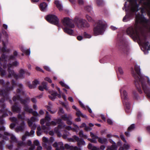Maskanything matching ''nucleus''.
I'll list each match as a JSON object with an SVG mask.
<instances>
[{
	"label": "nucleus",
	"instance_id": "nucleus-1",
	"mask_svg": "<svg viewBox=\"0 0 150 150\" xmlns=\"http://www.w3.org/2000/svg\"><path fill=\"white\" fill-rule=\"evenodd\" d=\"M150 0H140V4L142 5L141 11V14L136 15L135 23L133 26L128 27L126 30L127 35L133 39L138 40L143 47L145 54L148 53V50H150L149 43L146 41L145 35L142 32L137 30V28L144 27L150 31V24L149 21L146 20L143 15L145 11L150 13Z\"/></svg>",
	"mask_w": 150,
	"mask_h": 150
},
{
	"label": "nucleus",
	"instance_id": "nucleus-2",
	"mask_svg": "<svg viewBox=\"0 0 150 150\" xmlns=\"http://www.w3.org/2000/svg\"><path fill=\"white\" fill-rule=\"evenodd\" d=\"M12 86L11 87H8L9 84V82H7L5 85H4V87L5 88V90H1L0 93V113H2L4 112L3 109L5 108V105L3 103L4 99H7L8 98V92L11 90H12L15 86H17L20 88V89H18L17 90V94L13 97V101L16 102L17 101H19L21 103L24 105V110L25 111L30 113H32L33 115L35 116H40L39 114L37 112L33 111L32 109L30 108L27 105V104L29 102L30 99L29 98H27L25 100H23L22 98L20 97L19 95H23L24 92L23 90V85L21 84H17L16 82L13 80L12 81Z\"/></svg>",
	"mask_w": 150,
	"mask_h": 150
},
{
	"label": "nucleus",
	"instance_id": "nucleus-3",
	"mask_svg": "<svg viewBox=\"0 0 150 150\" xmlns=\"http://www.w3.org/2000/svg\"><path fill=\"white\" fill-rule=\"evenodd\" d=\"M134 69L137 75L132 70V73L134 77L135 84L138 91L140 93H142L141 86L142 87L144 93L150 98V81L149 78L142 75L140 73V66L136 65Z\"/></svg>",
	"mask_w": 150,
	"mask_h": 150
},
{
	"label": "nucleus",
	"instance_id": "nucleus-4",
	"mask_svg": "<svg viewBox=\"0 0 150 150\" xmlns=\"http://www.w3.org/2000/svg\"><path fill=\"white\" fill-rule=\"evenodd\" d=\"M129 3V5L127 7V2H125L124 6L122 8L123 10L125 9L126 12V15L123 19V21L126 22L130 19V18L134 15L135 13L139 10V5L137 2V0H127Z\"/></svg>",
	"mask_w": 150,
	"mask_h": 150
},
{
	"label": "nucleus",
	"instance_id": "nucleus-5",
	"mask_svg": "<svg viewBox=\"0 0 150 150\" xmlns=\"http://www.w3.org/2000/svg\"><path fill=\"white\" fill-rule=\"evenodd\" d=\"M63 25L65 27L63 28L64 32L70 35H74V31L71 28L75 27L73 20L68 17L64 18L62 20Z\"/></svg>",
	"mask_w": 150,
	"mask_h": 150
},
{
	"label": "nucleus",
	"instance_id": "nucleus-6",
	"mask_svg": "<svg viewBox=\"0 0 150 150\" xmlns=\"http://www.w3.org/2000/svg\"><path fill=\"white\" fill-rule=\"evenodd\" d=\"M18 63L16 61L13 63L12 64H9L8 65V77H14L15 79H18L19 78H23L24 77V74H26L27 75L29 76L30 73L28 72L27 70H24L23 69H21L20 71L19 75H17L15 74L13 71L12 70H11L10 69L13 66H17L18 64Z\"/></svg>",
	"mask_w": 150,
	"mask_h": 150
},
{
	"label": "nucleus",
	"instance_id": "nucleus-7",
	"mask_svg": "<svg viewBox=\"0 0 150 150\" xmlns=\"http://www.w3.org/2000/svg\"><path fill=\"white\" fill-rule=\"evenodd\" d=\"M105 24L104 21H99L97 22L93 29L94 34L97 36L103 34L105 28Z\"/></svg>",
	"mask_w": 150,
	"mask_h": 150
},
{
	"label": "nucleus",
	"instance_id": "nucleus-8",
	"mask_svg": "<svg viewBox=\"0 0 150 150\" xmlns=\"http://www.w3.org/2000/svg\"><path fill=\"white\" fill-rule=\"evenodd\" d=\"M4 136H3L0 134V147L1 149L3 148V145L5 144L4 141L3 140L4 139L6 140L8 139L9 137H10L11 141L13 142H17V140L16 138L13 134L9 133L7 132H4Z\"/></svg>",
	"mask_w": 150,
	"mask_h": 150
},
{
	"label": "nucleus",
	"instance_id": "nucleus-9",
	"mask_svg": "<svg viewBox=\"0 0 150 150\" xmlns=\"http://www.w3.org/2000/svg\"><path fill=\"white\" fill-rule=\"evenodd\" d=\"M120 92L121 98L122 100L123 104L126 107V112L127 113L130 112V106L129 103H127L128 96L126 91L124 90L123 88L120 90Z\"/></svg>",
	"mask_w": 150,
	"mask_h": 150
},
{
	"label": "nucleus",
	"instance_id": "nucleus-10",
	"mask_svg": "<svg viewBox=\"0 0 150 150\" xmlns=\"http://www.w3.org/2000/svg\"><path fill=\"white\" fill-rule=\"evenodd\" d=\"M73 125L75 128L72 129L71 127L70 126H67L65 124L59 125H58L57 127L55 128L54 131L56 133L58 134V135L60 136L61 135L60 132L62 129H65L68 130L72 129L74 131H76L79 129V127L77 125L74 124H73Z\"/></svg>",
	"mask_w": 150,
	"mask_h": 150
},
{
	"label": "nucleus",
	"instance_id": "nucleus-11",
	"mask_svg": "<svg viewBox=\"0 0 150 150\" xmlns=\"http://www.w3.org/2000/svg\"><path fill=\"white\" fill-rule=\"evenodd\" d=\"M74 21L77 27L79 28H88L90 26L88 23L85 20L82 18H76Z\"/></svg>",
	"mask_w": 150,
	"mask_h": 150
},
{
	"label": "nucleus",
	"instance_id": "nucleus-12",
	"mask_svg": "<svg viewBox=\"0 0 150 150\" xmlns=\"http://www.w3.org/2000/svg\"><path fill=\"white\" fill-rule=\"evenodd\" d=\"M46 20L51 23L58 25L59 23V19L55 15H50L46 18Z\"/></svg>",
	"mask_w": 150,
	"mask_h": 150
},
{
	"label": "nucleus",
	"instance_id": "nucleus-13",
	"mask_svg": "<svg viewBox=\"0 0 150 150\" xmlns=\"http://www.w3.org/2000/svg\"><path fill=\"white\" fill-rule=\"evenodd\" d=\"M39 120L38 118L36 117H33L30 119H28V123L29 127H30L32 129L35 130L37 127L36 125L35 124H33V122L38 121Z\"/></svg>",
	"mask_w": 150,
	"mask_h": 150
},
{
	"label": "nucleus",
	"instance_id": "nucleus-14",
	"mask_svg": "<svg viewBox=\"0 0 150 150\" xmlns=\"http://www.w3.org/2000/svg\"><path fill=\"white\" fill-rule=\"evenodd\" d=\"M61 117L63 120L67 121L66 122L68 125H71L72 124V122L71 121L72 117L71 115L64 114L62 115Z\"/></svg>",
	"mask_w": 150,
	"mask_h": 150
},
{
	"label": "nucleus",
	"instance_id": "nucleus-15",
	"mask_svg": "<svg viewBox=\"0 0 150 150\" xmlns=\"http://www.w3.org/2000/svg\"><path fill=\"white\" fill-rule=\"evenodd\" d=\"M50 93L51 94V95H49V97L52 100H54L57 96L59 98H60L61 97V95H62V93H61V94L60 93L58 94L57 92L54 91H50Z\"/></svg>",
	"mask_w": 150,
	"mask_h": 150
},
{
	"label": "nucleus",
	"instance_id": "nucleus-16",
	"mask_svg": "<svg viewBox=\"0 0 150 150\" xmlns=\"http://www.w3.org/2000/svg\"><path fill=\"white\" fill-rule=\"evenodd\" d=\"M73 138L77 142L78 146L81 145H85V142L82 139H80L78 137L74 135L73 136Z\"/></svg>",
	"mask_w": 150,
	"mask_h": 150
},
{
	"label": "nucleus",
	"instance_id": "nucleus-17",
	"mask_svg": "<svg viewBox=\"0 0 150 150\" xmlns=\"http://www.w3.org/2000/svg\"><path fill=\"white\" fill-rule=\"evenodd\" d=\"M43 142L45 143V144L46 146L47 144L50 145L51 143L53 142L54 141V138L51 137L50 138L49 140H48L47 138L45 137H43L42 138Z\"/></svg>",
	"mask_w": 150,
	"mask_h": 150
},
{
	"label": "nucleus",
	"instance_id": "nucleus-18",
	"mask_svg": "<svg viewBox=\"0 0 150 150\" xmlns=\"http://www.w3.org/2000/svg\"><path fill=\"white\" fill-rule=\"evenodd\" d=\"M46 115L44 119H42L40 120V122L41 125H44L45 122L49 121L51 120V116L49 114L48 111H46Z\"/></svg>",
	"mask_w": 150,
	"mask_h": 150
},
{
	"label": "nucleus",
	"instance_id": "nucleus-19",
	"mask_svg": "<svg viewBox=\"0 0 150 150\" xmlns=\"http://www.w3.org/2000/svg\"><path fill=\"white\" fill-rule=\"evenodd\" d=\"M34 130L33 129H32L31 130L30 133H29L27 131L26 132L25 134L22 137V140L23 141H24L26 138V137L29 136H31V137H33L34 134Z\"/></svg>",
	"mask_w": 150,
	"mask_h": 150
},
{
	"label": "nucleus",
	"instance_id": "nucleus-20",
	"mask_svg": "<svg viewBox=\"0 0 150 150\" xmlns=\"http://www.w3.org/2000/svg\"><path fill=\"white\" fill-rule=\"evenodd\" d=\"M52 146L54 147H58L61 150H63L64 149L63 146V144L61 142H59L58 143L55 142L53 144Z\"/></svg>",
	"mask_w": 150,
	"mask_h": 150
},
{
	"label": "nucleus",
	"instance_id": "nucleus-21",
	"mask_svg": "<svg viewBox=\"0 0 150 150\" xmlns=\"http://www.w3.org/2000/svg\"><path fill=\"white\" fill-rule=\"evenodd\" d=\"M25 126V125L24 122L22 121L20 125L17 127L16 128V130L17 132L23 130L24 129Z\"/></svg>",
	"mask_w": 150,
	"mask_h": 150
},
{
	"label": "nucleus",
	"instance_id": "nucleus-22",
	"mask_svg": "<svg viewBox=\"0 0 150 150\" xmlns=\"http://www.w3.org/2000/svg\"><path fill=\"white\" fill-rule=\"evenodd\" d=\"M39 84V81L37 80L34 81L33 82L32 84H30V82H28V87L30 89L34 88L36 87L37 85Z\"/></svg>",
	"mask_w": 150,
	"mask_h": 150
},
{
	"label": "nucleus",
	"instance_id": "nucleus-23",
	"mask_svg": "<svg viewBox=\"0 0 150 150\" xmlns=\"http://www.w3.org/2000/svg\"><path fill=\"white\" fill-rule=\"evenodd\" d=\"M21 108L20 107L17 106L16 104L12 107V110L13 112L19 113L21 112Z\"/></svg>",
	"mask_w": 150,
	"mask_h": 150
},
{
	"label": "nucleus",
	"instance_id": "nucleus-24",
	"mask_svg": "<svg viewBox=\"0 0 150 150\" xmlns=\"http://www.w3.org/2000/svg\"><path fill=\"white\" fill-rule=\"evenodd\" d=\"M42 86H40L39 87V89L41 91H43L44 90V89H45L46 90H48V88H47V83L45 82H43L42 83Z\"/></svg>",
	"mask_w": 150,
	"mask_h": 150
},
{
	"label": "nucleus",
	"instance_id": "nucleus-25",
	"mask_svg": "<svg viewBox=\"0 0 150 150\" xmlns=\"http://www.w3.org/2000/svg\"><path fill=\"white\" fill-rule=\"evenodd\" d=\"M47 6V4L43 2L40 4V7L41 11H45L46 10Z\"/></svg>",
	"mask_w": 150,
	"mask_h": 150
},
{
	"label": "nucleus",
	"instance_id": "nucleus-26",
	"mask_svg": "<svg viewBox=\"0 0 150 150\" xmlns=\"http://www.w3.org/2000/svg\"><path fill=\"white\" fill-rule=\"evenodd\" d=\"M55 4L60 11H61L63 10V7L59 1H55Z\"/></svg>",
	"mask_w": 150,
	"mask_h": 150
},
{
	"label": "nucleus",
	"instance_id": "nucleus-27",
	"mask_svg": "<svg viewBox=\"0 0 150 150\" xmlns=\"http://www.w3.org/2000/svg\"><path fill=\"white\" fill-rule=\"evenodd\" d=\"M117 149V146L116 144L114 143L111 146L108 147L107 150H115Z\"/></svg>",
	"mask_w": 150,
	"mask_h": 150
},
{
	"label": "nucleus",
	"instance_id": "nucleus-28",
	"mask_svg": "<svg viewBox=\"0 0 150 150\" xmlns=\"http://www.w3.org/2000/svg\"><path fill=\"white\" fill-rule=\"evenodd\" d=\"M98 139L99 142L101 144L105 143L107 142V140L105 138L99 137Z\"/></svg>",
	"mask_w": 150,
	"mask_h": 150
},
{
	"label": "nucleus",
	"instance_id": "nucleus-29",
	"mask_svg": "<svg viewBox=\"0 0 150 150\" xmlns=\"http://www.w3.org/2000/svg\"><path fill=\"white\" fill-rule=\"evenodd\" d=\"M76 115L78 117L81 116L83 117H86V116L85 115H83L81 113L79 109L77 110L76 112Z\"/></svg>",
	"mask_w": 150,
	"mask_h": 150
},
{
	"label": "nucleus",
	"instance_id": "nucleus-30",
	"mask_svg": "<svg viewBox=\"0 0 150 150\" xmlns=\"http://www.w3.org/2000/svg\"><path fill=\"white\" fill-rule=\"evenodd\" d=\"M21 50L23 53H25L27 55H29L30 54V50H26L23 47H22L21 48Z\"/></svg>",
	"mask_w": 150,
	"mask_h": 150
},
{
	"label": "nucleus",
	"instance_id": "nucleus-31",
	"mask_svg": "<svg viewBox=\"0 0 150 150\" xmlns=\"http://www.w3.org/2000/svg\"><path fill=\"white\" fill-rule=\"evenodd\" d=\"M37 135L38 136H40L41 135L43 132L40 126H39L37 128Z\"/></svg>",
	"mask_w": 150,
	"mask_h": 150
},
{
	"label": "nucleus",
	"instance_id": "nucleus-32",
	"mask_svg": "<svg viewBox=\"0 0 150 150\" xmlns=\"http://www.w3.org/2000/svg\"><path fill=\"white\" fill-rule=\"evenodd\" d=\"M57 124V122L54 121H52L50 122H47L46 123V125L47 126H50L51 125H52L53 126L56 125Z\"/></svg>",
	"mask_w": 150,
	"mask_h": 150
},
{
	"label": "nucleus",
	"instance_id": "nucleus-33",
	"mask_svg": "<svg viewBox=\"0 0 150 150\" xmlns=\"http://www.w3.org/2000/svg\"><path fill=\"white\" fill-rule=\"evenodd\" d=\"M25 112H23L22 113V115L23 116H22L21 115L19 114L18 116V118L19 119H21L22 120H25Z\"/></svg>",
	"mask_w": 150,
	"mask_h": 150
},
{
	"label": "nucleus",
	"instance_id": "nucleus-34",
	"mask_svg": "<svg viewBox=\"0 0 150 150\" xmlns=\"http://www.w3.org/2000/svg\"><path fill=\"white\" fill-rule=\"evenodd\" d=\"M86 17L89 22L92 23L94 22V19L88 15H86Z\"/></svg>",
	"mask_w": 150,
	"mask_h": 150
},
{
	"label": "nucleus",
	"instance_id": "nucleus-35",
	"mask_svg": "<svg viewBox=\"0 0 150 150\" xmlns=\"http://www.w3.org/2000/svg\"><path fill=\"white\" fill-rule=\"evenodd\" d=\"M3 44L4 47L1 49V51L2 52H3V53H4L5 52H8L10 51V49H6V48L5 47L4 42Z\"/></svg>",
	"mask_w": 150,
	"mask_h": 150
},
{
	"label": "nucleus",
	"instance_id": "nucleus-36",
	"mask_svg": "<svg viewBox=\"0 0 150 150\" xmlns=\"http://www.w3.org/2000/svg\"><path fill=\"white\" fill-rule=\"evenodd\" d=\"M65 133L63 134L62 137L64 139H67L68 136L70 135V134L69 132L67 131L66 130H64Z\"/></svg>",
	"mask_w": 150,
	"mask_h": 150
},
{
	"label": "nucleus",
	"instance_id": "nucleus-37",
	"mask_svg": "<svg viewBox=\"0 0 150 150\" xmlns=\"http://www.w3.org/2000/svg\"><path fill=\"white\" fill-rule=\"evenodd\" d=\"M90 136L92 137V139H95L96 140V139H98L99 137L97 135L94 134L92 132H90Z\"/></svg>",
	"mask_w": 150,
	"mask_h": 150
},
{
	"label": "nucleus",
	"instance_id": "nucleus-38",
	"mask_svg": "<svg viewBox=\"0 0 150 150\" xmlns=\"http://www.w3.org/2000/svg\"><path fill=\"white\" fill-rule=\"evenodd\" d=\"M13 54L14 56H11L10 57V60H14L15 59V57H16L18 55V53L16 51H15L13 52Z\"/></svg>",
	"mask_w": 150,
	"mask_h": 150
},
{
	"label": "nucleus",
	"instance_id": "nucleus-39",
	"mask_svg": "<svg viewBox=\"0 0 150 150\" xmlns=\"http://www.w3.org/2000/svg\"><path fill=\"white\" fill-rule=\"evenodd\" d=\"M10 120L11 121L15 122L16 124L18 123V120L17 118L15 117L10 118Z\"/></svg>",
	"mask_w": 150,
	"mask_h": 150
},
{
	"label": "nucleus",
	"instance_id": "nucleus-40",
	"mask_svg": "<svg viewBox=\"0 0 150 150\" xmlns=\"http://www.w3.org/2000/svg\"><path fill=\"white\" fill-rule=\"evenodd\" d=\"M135 128V125L134 124L131 125L128 128V131H131L134 129Z\"/></svg>",
	"mask_w": 150,
	"mask_h": 150
},
{
	"label": "nucleus",
	"instance_id": "nucleus-41",
	"mask_svg": "<svg viewBox=\"0 0 150 150\" xmlns=\"http://www.w3.org/2000/svg\"><path fill=\"white\" fill-rule=\"evenodd\" d=\"M96 2L99 6L101 5L103 3V2L102 0H96Z\"/></svg>",
	"mask_w": 150,
	"mask_h": 150
},
{
	"label": "nucleus",
	"instance_id": "nucleus-42",
	"mask_svg": "<svg viewBox=\"0 0 150 150\" xmlns=\"http://www.w3.org/2000/svg\"><path fill=\"white\" fill-rule=\"evenodd\" d=\"M59 83L62 86L64 87L65 88L67 89L69 88V86L68 85L65 84L63 82L60 81L59 82Z\"/></svg>",
	"mask_w": 150,
	"mask_h": 150
},
{
	"label": "nucleus",
	"instance_id": "nucleus-43",
	"mask_svg": "<svg viewBox=\"0 0 150 150\" xmlns=\"http://www.w3.org/2000/svg\"><path fill=\"white\" fill-rule=\"evenodd\" d=\"M47 145L46 146L45 144V143H44L43 144L42 146L45 147L47 150H52V146H47Z\"/></svg>",
	"mask_w": 150,
	"mask_h": 150
},
{
	"label": "nucleus",
	"instance_id": "nucleus-44",
	"mask_svg": "<svg viewBox=\"0 0 150 150\" xmlns=\"http://www.w3.org/2000/svg\"><path fill=\"white\" fill-rule=\"evenodd\" d=\"M92 9V8L91 6H87L85 8V9L88 12H90Z\"/></svg>",
	"mask_w": 150,
	"mask_h": 150
},
{
	"label": "nucleus",
	"instance_id": "nucleus-45",
	"mask_svg": "<svg viewBox=\"0 0 150 150\" xmlns=\"http://www.w3.org/2000/svg\"><path fill=\"white\" fill-rule=\"evenodd\" d=\"M42 130L44 131L45 132H47L49 130V129L47 127L43 125L42 126Z\"/></svg>",
	"mask_w": 150,
	"mask_h": 150
},
{
	"label": "nucleus",
	"instance_id": "nucleus-46",
	"mask_svg": "<svg viewBox=\"0 0 150 150\" xmlns=\"http://www.w3.org/2000/svg\"><path fill=\"white\" fill-rule=\"evenodd\" d=\"M18 145L19 146H25V144L23 142L20 141L18 142Z\"/></svg>",
	"mask_w": 150,
	"mask_h": 150
},
{
	"label": "nucleus",
	"instance_id": "nucleus-47",
	"mask_svg": "<svg viewBox=\"0 0 150 150\" xmlns=\"http://www.w3.org/2000/svg\"><path fill=\"white\" fill-rule=\"evenodd\" d=\"M127 46L125 45H123L120 47V48L122 50H125L127 48Z\"/></svg>",
	"mask_w": 150,
	"mask_h": 150
},
{
	"label": "nucleus",
	"instance_id": "nucleus-48",
	"mask_svg": "<svg viewBox=\"0 0 150 150\" xmlns=\"http://www.w3.org/2000/svg\"><path fill=\"white\" fill-rule=\"evenodd\" d=\"M49 105L48 106H47L46 107L47 108V110L50 111V109H51V108L52 106V104L50 103H49L48 104Z\"/></svg>",
	"mask_w": 150,
	"mask_h": 150
},
{
	"label": "nucleus",
	"instance_id": "nucleus-49",
	"mask_svg": "<svg viewBox=\"0 0 150 150\" xmlns=\"http://www.w3.org/2000/svg\"><path fill=\"white\" fill-rule=\"evenodd\" d=\"M88 140L89 141H90V142L92 143H96L97 142L96 140L95 139H91L90 138H88Z\"/></svg>",
	"mask_w": 150,
	"mask_h": 150
},
{
	"label": "nucleus",
	"instance_id": "nucleus-50",
	"mask_svg": "<svg viewBox=\"0 0 150 150\" xmlns=\"http://www.w3.org/2000/svg\"><path fill=\"white\" fill-rule=\"evenodd\" d=\"M84 36L86 38H90L91 37V35L87 33L86 32L84 33Z\"/></svg>",
	"mask_w": 150,
	"mask_h": 150
},
{
	"label": "nucleus",
	"instance_id": "nucleus-51",
	"mask_svg": "<svg viewBox=\"0 0 150 150\" xmlns=\"http://www.w3.org/2000/svg\"><path fill=\"white\" fill-rule=\"evenodd\" d=\"M64 113V111L63 109L62 108H59V111H58V113L59 115H60L62 114H63Z\"/></svg>",
	"mask_w": 150,
	"mask_h": 150
},
{
	"label": "nucleus",
	"instance_id": "nucleus-52",
	"mask_svg": "<svg viewBox=\"0 0 150 150\" xmlns=\"http://www.w3.org/2000/svg\"><path fill=\"white\" fill-rule=\"evenodd\" d=\"M123 146L124 149H128L130 147L129 145L127 144H124L123 145Z\"/></svg>",
	"mask_w": 150,
	"mask_h": 150
},
{
	"label": "nucleus",
	"instance_id": "nucleus-53",
	"mask_svg": "<svg viewBox=\"0 0 150 150\" xmlns=\"http://www.w3.org/2000/svg\"><path fill=\"white\" fill-rule=\"evenodd\" d=\"M34 144L35 146H39L40 145L39 142L38 140H35L34 141Z\"/></svg>",
	"mask_w": 150,
	"mask_h": 150
},
{
	"label": "nucleus",
	"instance_id": "nucleus-54",
	"mask_svg": "<svg viewBox=\"0 0 150 150\" xmlns=\"http://www.w3.org/2000/svg\"><path fill=\"white\" fill-rule=\"evenodd\" d=\"M118 71L120 74L122 75L123 74V71L121 67H118Z\"/></svg>",
	"mask_w": 150,
	"mask_h": 150
},
{
	"label": "nucleus",
	"instance_id": "nucleus-55",
	"mask_svg": "<svg viewBox=\"0 0 150 150\" xmlns=\"http://www.w3.org/2000/svg\"><path fill=\"white\" fill-rule=\"evenodd\" d=\"M45 80L46 81H47L50 83H51L52 82L51 79L48 77H46L45 78Z\"/></svg>",
	"mask_w": 150,
	"mask_h": 150
},
{
	"label": "nucleus",
	"instance_id": "nucleus-56",
	"mask_svg": "<svg viewBox=\"0 0 150 150\" xmlns=\"http://www.w3.org/2000/svg\"><path fill=\"white\" fill-rule=\"evenodd\" d=\"M1 57L2 60V61H3L4 60L5 61L6 60V58L7 57L5 56L4 54H2L1 56Z\"/></svg>",
	"mask_w": 150,
	"mask_h": 150
},
{
	"label": "nucleus",
	"instance_id": "nucleus-57",
	"mask_svg": "<svg viewBox=\"0 0 150 150\" xmlns=\"http://www.w3.org/2000/svg\"><path fill=\"white\" fill-rule=\"evenodd\" d=\"M120 137L121 138V139L125 142H126V140L125 139L124 135L122 134H121L120 135Z\"/></svg>",
	"mask_w": 150,
	"mask_h": 150
},
{
	"label": "nucleus",
	"instance_id": "nucleus-58",
	"mask_svg": "<svg viewBox=\"0 0 150 150\" xmlns=\"http://www.w3.org/2000/svg\"><path fill=\"white\" fill-rule=\"evenodd\" d=\"M79 103L83 109H86V107L80 101H79Z\"/></svg>",
	"mask_w": 150,
	"mask_h": 150
},
{
	"label": "nucleus",
	"instance_id": "nucleus-59",
	"mask_svg": "<svg viewBox=\"0 0 150 150\" xmlns=\"http://www.w3.org/2000/svg\"><path fill=\"white\" fill-rule=\"evenodd\" d=\"M79 134V136L81 137H82L84 135L83 131L82 130L80 131Z\"/></svg>",
	"mask_w": 150,
	"mask_h": 150
},
{
	"label": "nucleus",
	"instance_id": "nucleus-60",
	"mask_svg": "<svg viewBox=\"0 0 150 150\" xmlns=\"http://www.w3.org/2000/svg\"><path fill=\"white\" fill-rule=\"evenodd\" d=\"M65 147L66 149H71V146H70L68 144H66L65 145Z\"/></svg>",
	"mask_w": 150,
	"mask_h": 150
},
{
	"label": "nucleus",
	"instance_id": "nucleus-61",
	"mask_svg": "<svg viewBox=\"0 0 150 150\" xmlns=\"http://www.w3.org/2000/svg\"><path fill=\"white\" fill-rule=\"evenodd\" d=\"M107 122L110 125H112L113 123L112 121L110 119H108L107 120Z\"/></svg>",
	"mask_w": 150,
	"mask_h": 150
},
{
	"label": "nucleus",
	"instance_id": "nucleus-62",
	"mask_svg": "<svg viewBox=\"0 0 150 150\" xmlns=\"http://www.w3.org/2000/svg\"><path fill=\"white\" fill-rule=\"evenodd\" d=\"M56 122H57V123H58V124H59L61 123L62 120L61 119L59 118L57 119L56 120Z\"/></svg>",
	"mask_w": 150,
	"mask_h": 150
},
{
	"label": "nucleus",
	"instance_id": "nucleus-63",
	"mask_svg": "<svg viewBox=\"0 0 150 150\" xmlns=\"http://www.w3.org/2000/svg\"><path fill=\"white\" fill-rule=\"evenodd\" d=\"M29 148V150H34L35 149V146L34 145H32L30 146Z\"/></svg>",
	"mask_w": 150,
	"mask_h": 150
},
{
	"label": "nucleus",
	"instance_id": "nucleus-64",
	"mask_svg": "<svg viewBox=\"0 0 150 150\" xmlns=\"http://www.w3.org/2000/svg\"><path fill=\"white\" fill-rule=\"evenodd\" d=\"M42 147L40 145H39L37 147V148L36 150H42Z\"/></svg>",
	"mask_w": 150,
	"mask_h": 150
}]
</instances>
